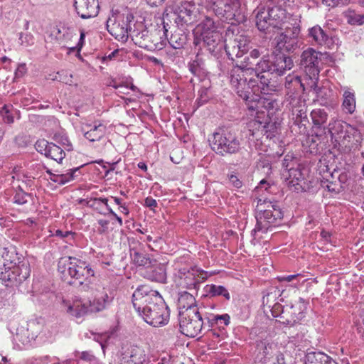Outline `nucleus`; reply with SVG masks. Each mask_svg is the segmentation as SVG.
I'll use <instances>...</instances> for the list:
<instances>
[{"label":"nucleus","instance_id":"f257e3e1","mask_svg":"<svg viewBox=\"0 0 364 364\" xmlns=\"http://www.w3.org/2000/svg\"><path fill=\"white\" fill-rule=\"evenodd\" d=\"M132 298L134 307L147 323L159 327L168 323V307L156 291L141 285L135 290Z\"/></svg>","mask_w":364,"mask_h":364},{"label":"nucleus","instance_id":"f03ea898","mask_svg":"<svg viewBox=\"0 0 364 364\" xmlns=\"http://www.w3.org/2000/svg\"><path fill=\"white\" fill-rule=\"evenodd\" d=\"M219 22L209 16H205L194 28V43L197 45L201 41L210 52L217 48H222V35L219 30Z\"/></svg>","mask_w":364,"mask_h":364},{"label":"nucleus","instance_id":"7ed1b4c3","mask_svg":"<svg viewBox=\"0 0 364 364\" xmlns=\"http://www.w3.org/2000/svg\"><path fill=\"white\" fill-rule=\"evenodd\" d=\"M206 8L231 24L244 21L239 0H206Z\"/></svg>","mask_w":364,"mask_h":364},{"label":"nucleus","instance_id":"20e7f679","mask_svg":"<svg viewBox=\"0 0 364 364\" xmlns=\"http://www.w3.org/2000/svg\"><path fill=\"white\" fill-rule=\"evenodd\" d=\"M209 141L213 150L222 156L237 153L240 149L235 133L228 128H218Z\"/></svg>","mask_w":364,"mask_h":364},{"label":"nucleus","instance_id":"39448f33","mask_svg":"<svg viewBox=\"0 0 364 364\" xmlns=\"http://www.w3.org/2000/svg\"><path fill=\"white\" fill-rule=\"evenodd\" d=\"M58 270L64 273L68 269V274L79 281V284L83 285L85 282H90L94 277V271L85 261L75 257H62L58 262Z\"/></svg>","mask_w":364,"mask_h":364},{"label":"nucleus","instance_id":"423d86ee","mask_svg":"<svg viewBox=\"0 0 364 364\" xmlns=\"http://www.w3.org/2000/svg\"><path fill=\"white\" fill-rule=\"evenodd\" d=\"M286 19V11L279 6L259 9L255 16L256 26L262 31H265L270 27L282 29Z\"/></svg>","mask_w":364,"mask_h":364},{"label":"nucleus","instance_id":"0eeeda50","mask_svg":"<svg viewBox=\"0 0 364 364\" xmlns=\"http://www.w3.org/2000/svg\"><path fill=\"white\" fill-rule=\"evenodd\" d=\"M133 18L129 12L113 13L107 21V31L116 39L126 41L132 31L131 23Z\"/></svg>","mask_w":364,"mask_h":364},{"label":"nucleus","instance_id":"6e6552de","mask_svg":"<svg viewBox=\"0 0 364 364\" xmlns=\"http://www.w3.org/2000/svg\"><path fill=\"white\" fill-rule=\"evenodd\" d=\"M179 324L183 334L195 337L201 331L203 320L198 308L179 311Z\"/></svg>","mask_w":364,"mask_h":364},{"label":"nucleus","instance_id":"1a4fd4ad","mask_svg":"<svg viewBox=\"0 0 364 364\" xmlns=\"http://www.w3.org/2000/svg\"><path fill=\"white\" fill-rule=\"evenodd\" d=\"M176 270L175 275L177 277L178 285L190 290H196L198 284L204 282L208 276V272L196 267L191 269L180 268Z\"/></svg>","mask_w":364,"mask_h":364},{"label":"nucleus","instance_id":"9d476101","mask_svg":"<svg viewBox=\"0 0 364 364\" xmlns=\"http://www.w3.org/2000/svg\"><path fill=\"white\" fill-rule=\"evenodd\" d=\"M284 31L278 32L272 41V45L279 51L292 52L298 47L297 37L299 29L297 27H282Z\"/></svg>","mask_w":364,"mask_h":364},{"label":"nucleus","instance_id":"9b49d317","mask_svg":"<svg viewBox=\"0 0 364 364\" xmlns=\"http://www.w3.org/2000/svg\"><path fill=\"white\" fill-rule=\"evenodd\" d=\"M10 266L4 264V269L0 271V279L4 282H9L11 285L18 284L26 280L30 275L28 264L21 262L18 264Z\"/></svg>","mask_w":364,"mask_h":364},{"label":"nucleus","instance_id":"f8f14e48","mask_svg":"<svg viewBox=\"0 0 364 364\" xmlns=\"http://www.w3.org/2000/svg\"><path fill=\"white\" fill-rule=\"evenodd\" d=\"M323 54L313 48L304 50L301 55L300 65L304 68L306 75L313 78L318 76L320 72V62ZM314 85V79L311 80V86Z\"/></svg>","mask_w":364,"mask_h":364},{"label":"nucleus","instance_id":"ddd939ff","mask_svg":"<svg viewBox=\"0 0 364 364\" xmlns=\"http://www.w3.org/2000/svg\"><path fill=\"white\" fill-rule=\"evenodd\" d=\"M43 328V322L42 321L31 320L27 323L26 326L18 328L16 340L24 346L31 344L41 332Z\"/></svg>","mask_w":364,"mask_h":364},{"label":"nucleus","instance_id":"4468645a","mask_svg":"<svg viewBox=\"0 0 364 364\" xmlns=\"http://www.w3.org/2000/svg\"><path fill=\"white\" fill-rule=\"evenodd\" d=\"M240 96L245 100L250 110H257L263 112L262 109L269 110L274 108L275 102L271 99L262 96L259 92H243Z\"/></svg>","mask_w":364,"mask_h":364},{"label":"nucleus","instance_id":"2eb2a0df","mask_svg":"<svg viewBox=\"0 0 364 364\" xmlns=\"http://www.w3.org/2000/svg\"><path fill=\"white\" fill-rule=\"evenodd\" d=\"M77 14L82 18H90L97 16L100 9L98 0H74Z\"/></svg>","mask_w":364,"mask_h":364},{"label":"nucleus","instance_id":"dca6fc26","mask_svg":"<svg viewBox=\"0 0 364 364\" xmlns=\"http://www.w3.org/2000/svg\"><path fill=\"white\" fill-rule=\"evenodd\" d=\"M250 38L245 35H237L231 45H225L227 54L233 59V56L240 58L249 49Z\"/></svg>","mask_w":364,"mask_h":364},{"label":"nucleus","instance_id":"f3484780","mask_svg":"<svg viewBox=\"0 0 364 364\" xmlns=\"http://www.w3.org/2000/svg\"><path fill=\"white\" fill-rule=\"evenodd\" d=\"M175 13L185 23H192L198 17V8L192 1H183L176 10Z\"/></svg>","mask_w":364,"mask_h":364},{"label":"nucleus","instance_id":"a211bd4d","mask_svg":"<svg viewBox=\"0 0 364 364\" xmlns=\"http://www.w3.org/2000/svg\"><path fill=\"white\" fill-rule=\"evenodd\" d=\"M317 77L315 76L314 77V85L311 86V80H313L311 76L306 75L303 80L298 76H288L286 78V88L288 90H297L299 86L303 89V91L315 90L317 84Z\"/></svg>","mask_w":364,"mask_h":364},{"label":"nucleus","instance_id":"6ab92c4d","mask_svg":"<svg viewBox=\"0 0 364 364\" xmlns=\"http://www.w3.org/2000/svg\"><path fill=\"white\" fill-rule=\"evenodd\" d=\"M63 308L68 315L76 318L83 316L89 311L87 302L81 299H75L72 301H64Z\"/></svg>","mask_w":364,"mask_h":364},{"label":"nucleus","instance_id":"aec40b11","mask_svg":"<svg viewBox=\"0 0 364 364\" xmlns=\"http://www.w3.org/2000/svg\"><path fill=\"white\" fill-rule=\"evenodd\" d=\"M309 36L314 41L321 46H324L330 49H333L335 41L333 38H329L325 31L318 26H316L309 29Z\"/></svg>","mask_w":364,"mask_h":364},{"label":"nucleus","instance_id":"412c9836","mask_svg":"<svg viewBox=\"0 0 364 364\" xmlns=\"http://www.w3.org/2000/svg\"><path fill=\"white\" fill-rule=\"evenodd\" d=\"M111 298L103 288L102 291H97L92 301H90L89 311L98 312L105 309L110 303Z\"/></svg>","mask_w":364,"mask_h":364},{"label":"nucleus","instance_id":"4be33fe9","mask_svg":"<svg viewBox=\"0 0 364 364\" xmlns=\"http://www.w3.org/2000/svg\"><path fill=\"white\" fill-rule=\"evenodd\" d=\"M120 364H149V363L146 362L145 355L140 348H133L123 355Z\"/></svg>","mask_w":364,"mask_h":364},{"label":"nucleus","instance_id":"5701e85b","mask_svg":"<svg viewBox=\"0 0 364 364\" xmlns=\"http://www.w3.org/2000/svg\"><path fill=\"white\" fill-rule=\"evenodd\" d=\"M84 136L91 142L97 141L102 139L106 133V127L102 124H95L90 129H82Z\"/></svg>","mask_w":364,"mask_h":364},{"label":"nucleus","instance_id":"b1692460","mask_svg":"<svg viewBox=\"0 0 364 364\" xmlns=\"http://www.w3.org/2000/svg\"><path fill=\"white\" fill-rule=\"evenodd\" d=\"M293 66V60L289 57L284 55L276 58V61L272 64V74L276 73L278 75L284 74L287 70H290Z\"/></svg>","mask_w":364,"mask_h":364},{"label":"nucleus","instance_id":"393cba45","mask_svg":"<svg viewBox=\"0 0 364 364\" xmlns=\"http://www.w3.org/2000/svg\"><path fill=\"white\" fill-rule=\"evenodd\" d=\"M303 178L301 172L296 168H291L287 171L286 183L292 191H299L301 188L300 181Z\"/></svg>","mask_w":364,"mask_h":364},{"label":"nucleus","instance_id":"a878e982","mask_svg":"<svg viewBox=\"0 0 364 364\" xmlns=\"http://www.w3.org/2000/svg\"><path fill=\"white\" fill-rule=\"evenodd\" d=\"M256 63L255 60H252L250 57L245 58L243 61H242L239 65H237L236 70L234 69L232 71L231 74V83L233 85L240 84L242 79L240 77V79L235 77V73L239 70H252L255 71Z\"/></svg>","mask_w":364,"mask_h":364},{"label":"nucleus","instance_id":"bb28decb","mask_svg":"<svg viewBox=\"0 0 364 364\" xmlns=\"http://www.w3.org/2000/svg\"><path fill=\"white\" fill-rule=\"evenodd\" d=\"M305 364H337L335 361L321 352H310L306 355Z\"/></svg>","mask_w":364,"mask_h":364},{"label":"nucleus","instance_id":"cd10ccee","mask_svg":"<svg viewBox=\"0 0 364 364\" xmlns=\"http://www.w3.org/2000/svg\"><path fill=\"white\" fill-rule=\"evenodd\" d=\"M130 36L134 43L140 47H148L149 46L146 44V41L155 43V40L150 37L149 32L146 29L141 31L133 30L131 31Z\"/></svg>","mask_w":364,"mask_h":364},{"label":"nucleus","instance_id":"c85d7f7f","mask_svg":"<svg viewBox=\"0 0 364 364\" xmlns=\"http://www.w3.org/2000/svg\"><path fill=\"white\" fill-rule=\"evenodd\" d=\"M45 156L60 163L64 159L65 153L62 147L54 143H50Z\"/></svg>","mask_w":364,"mask_h":364},{"label":"nucleus","instance_id":"c756f323","mask_svg":"<svg viewBox=\"0 0 364 364\" xmlns=\"http://www.w3.org/2000/svg\"><path fill=\"white\" fill-rule=\"evenodd\" d=\"M189 70L200 80L206 76V70L205 68L204 62L198 55H197L196 59L190 64Z\"/></svg>","mask_w":364,"mask_h":364},{"label":"nucleus","instance_id":"7c9ffc66","mask_svg":"<svg viewBox=\"0 0 364 364\" xmlns=\"http://www.w3.org/2000/svg\"><path fill=\"white\" fill-rule=\"evenodd\" d=\"M130 255L133 262L139 266L149 267L152 265V261L147 255L143 254L134 248L130 250Z\"/></svg>","mask_w":364,"mask_h":364},{"label":"nucleus","instance_id":"2f4dec72","mask_svg":"<svg viewBox=\"0 0 364 364\" xmlns=\"http://www.w3.org/2000/svg\"><path fill=\"white\" fill-rule=\"evenodd\" d=\"M195 304V298L193 294L188 292L181 293L178 298V306L180 311L197 308Z\"/></svg>","mask_w":364,"mask_h":364},{"label":"nucleus","instance_id":"473e14b6","mask_svg":"<svg viewBox=\"0 0 364 364\" xmlns=\"http://www.w3.org/2000/svg\"><path fill=\"white\" fill-rule=\"evenodd\" d=\"M343 106L346 112L350 114L354 112L355 109V98L353 92H346Z\"/></svg>","mask_w":364,"mask_h":364},{"label":"nucleus","instance_id":"72a5a7b5","mask_svg":"<svg viewBox=\"0 0 364 364\" xmlns=\"http://www.w3.org/2000/svg\"><path fill=\"white\" fill-rule=\"evenodd\" d=\"M311 117L314 124L316 126H321L327 120V114L322 109H314L311 113Z\"/></svg>","mask_w":364,"mask_h":364},{"label":"nucleus","instance_id":"f704fd0d","mask_svg":"<svg viewBox=\"0 0 364 364\" xmlns=\"http://www.w3.org/2000/svg\"><path fill=\"white\" fill-rule=\"evenodd\" d=\"M53 139L59 144L64 151H72L73 145L66 135L63 133H55Z\"/></svg>","mask_w":364,"mask_h":364},{"label":"nucleus","instance_id":"c9c22d12","mask_svg":"<svg viewBox=\"0 0 364 364\" xmlns=\"http://www.w3.org/2000/svg\"><path fill=\"white\" fill-rule=\"evenodd\" d=\"M255 73H267L268 75L272 74V64H270L268 60L263 58L256 63Z\"/></svg>","mask_w":364,"mask_h":364},{"label":"nucleus","instance_id":"e433bc0d","mask_svg":"<svg viewBox=\"0 0 364 364\" xmlns=\"http://www.w3.org/2000/svg\"><path fill=\"white\" fill-rule=\"evenodd\" d=\"M168 43L175 49L181 48L186 43V37L178 33H175L171 35Z\"/></svg>","mask_w":364,"mask_h":364},{"label":"nucleus","instance_id":"4c0bfd02","mask_svg":"<svg viewBox=\"0 0 364 364\" xmlns=\"http://www.w3.org/2000/svg\"><path fill=\"white\" fill-rule=\"evenodd\" d=\"M35 43V38L31 33H20L18 43L23 48L31 46Z\"/></svg>","mask_w":364,"mask_h":364},{"label":"nucleus","instance_id":"58836bf2","mask_svg":"<svg viewBox=\"0 0 364 364\" xmlns=\"http://www.w3.org/2000/svg\"><path fill=\"white\" fill-rule=\"evenodd\" d=\"M208 292L213 296H223L227 299H230V294L228 290L222 286L211 285L209 287Z\"/></svg>","mask_w":364,"mask_h":364},{"label":"nucleus","instance_id":"ea45409f","mask_svg":"<svg viewBox=\"0 0 364 364\" xmlns=\"http://www.w3.org/2000/svg\"><path fill=\"white\" fill-rule=\"evenodd\" d=\"M262 348V354L265 359L269 358L277 350V345L274 343H264Z\"/></svg>","mask_w":364,"mask_h":364},{"label":"nucleus","instance_id":"a19ab883","mask_svg":"<svg viewBox=\"0 0 364 364\" xmlns=\"http://www.w3.org/2000/svg\"><path fill=\"white\" fill-rule=\"evenodd\" d=\"M78 169L75 168L73 170H71L65 173L60 174L58 176L57 179H55V181L60 184H65L71 180L73 179V174L75 172H76Z\"/></svg>","mask_w":364,"mask_h":364},{"label":"nucleus","instance_id":"79ce46f5","mask_svg":"<svg viewBox=\"0 0 364 364\" xmlns=\"http://www.w3.org/2000/svg\"><path fill=\"white\" fill-rule=\"evenodd\" d=\"M1 114L2 117V120L4 123L11 124L14 122V117L12 114H11L10 111L8 109L6 106H4L1 111Z\"/></svg>","mask_w":364,"mask_h":364},{"label":"nucleus","instance_id":"37998d69","mask_svg":"<svg viewBox=\"0 0 364 364\" xmlns=\"http://www.w3.org/2000/svg\"><path fill=\"white\" fill-rule=\"evenodd\" d=\"M275 213H273L270 210H266L263 213V217L264 219L267 220L268 223H273L277 218L280 217V212L274 209Z\"/></svg>","mask_w":364,"mask_h":364},{"label":"nucleus","instance_id":"c03bdc74","mask_svg":"<svg viewBox=\"0 0 364 364\" xmlns=\"http://www.w3.org/2000/svg\"><path fill=\"white\" fill-rule=\"evenodd\" d=\"M257 79L259 80L262 85L261 90H264L265 88L268 87L269 75H268L267 73H257Z\"/></svg>","mask_w":364,"mask_h":364},{"label":"nucleus","instance_id":"a18cd8bd","mask_svg":"<svg viewBox=\"0 0 364 364\" xmlns=\"http://www.w3.org/2000/svg\"><path fill=\"white\" fill-rule=\"evenodd\" d=\"M303 276L300 274H291L287 276L279 277L278 279L280 282H294L296 281L297 282H300V279H301Z\"/></svg>","mask_w":364,"mask_h":364},{"label":"nucleus","instance_id":"49530a36","mask_svg":"<svg viewBox=\"0 0 364 364\" xmlns=\"http://www.w3.org/2000/svg\"><path fill=\"white\" fill-rule=\"evenodd\" d=\"M49 144L50 143L48 142L47 141L41 140L36 142L35 146L38 152H41L42 154L44 153V154L46 155V149L48 147Z\"/></svg>","mask_w":364,"mask_h":364},{"label":"nucleus","instance_id":"de8ad7c7","mask_svg":"<svg viewBox=\"0 0 364 364\" xmlns=\"http://www.w3.org/2000/svg\"><path fill=\"white\" fill-rule=\"evenodd\" d=\"M27 68L25 63L19 64L15 71V78L22 77L26 73Z\"/></svg>","mask_w":364,"mask_h":364},{"label":"nucleus","instance_id":"09e8293b","mask_svg":"<svg viewBox=\"0 0 364 364\" xmlns=\"http://www.w3.org/2000/svg\"><path fill=\"white\" fill-rule=\"evenodd\" d=\"M214 320L218 323H224L225 326H227L230 323V316L228 314L217 315L214 316Z\"/></svg>","mask_w":364,"mask_h":364},{"label":"nucleus","instance_id":"8fccbe9b","mask_svg":"<svg viewBox=\"0 0 364 364\" xmlns=\"http://www.w3.org/2000/svg\"><path fill=\"white\" fill-rule=\"evenodd\" d=\"M349 0H323V3L328 6H336L339 4H346Z\"/></svg>","mask_w":364,"mask_h":364},{"label":"nucleus","instance_id":"3c124183","mask_svg":"<svg viewBox=\"0 0 364 364\" xmlns=\"http://www.w3.org/2000/svg\"><path fill=\"white\" fill-rule=\"evenodd\" d=\"M302 317H303L302 313L299 312V314H296L295 312H294V313H292L291 318H289V319L287 318L286 320L287 321V324H294L296 321H298L300 319H301Z\"/></svg>","mask_w":364,"mask_h":364},{"label":"nucleus","instance_id":"603ef678","mask_svg":"<svg viewBox=\"0 0 364 364\" xmlns=\"http://www.w3.org/2000/svg\"><path fill=\"white\" fill-rule=\"evenodd\" d=\"M120 87H124L126 89H130L132 90H135V86L131 80H126L124 82H122V84L120 85ZM113 87L117 89V88L119 87V86L114 85H113Z\"/></svg>","mask_w":364,"mask_h":364},{"label":"nucleus","instance_id":"864d4df0","mask_svg":"<svg viewBox=\"0 0 364 364\" xmlns=\"http://www.w3.org/2000/svg\"><path fill=\"white\" fill-rule=\"evenodd\" d=\"M229 181L230 183L235 188H238L242 186V182L240 180H239L238 178L233 174L229 176Z\"/></svg>","mask_w":364,"mask_h":364},{"label":"nucleus","instance_id":"5fc2aeb1","mask_svg":"<svg viewBox=\"0 0 364 364\" xmlns=\"http://www.w3.org/2000/svg\"><path fill=\"white\" fill-rule=\"evenodd\" d=\"M144 204L146 207H149L151 210H153L154 208L157 206L156 200L152 198L151 197H147L145 199Z\"/></svg>","mask_w":364,"mask_h":364},{"label":"nucleus","instance_id":"6e6d98bb","mask_svg":"<svg viewBox=\"0 0 364 364\" xmlns=\"http://www.w3.org/2000/svg\"><path fill=\"white\" fill-rule=\"evenodd\" d=\"M276 295H277L276 291L267 294L262 298L263 304L265 305H268L269 307H271L272 305L270 304H269V298L274 299Z\"/></svg>","mask_w":364,"mask_h":364},{"label":"nucleus","instance_id":"4d7b16f0","mask_svg":"<svg viewBox=\"0 0 364 364\" xmlns=\"http://www.w3.org/2000/svg\"><path fill=\"white\" fill-rule=\"evenodd\" d=\"M98 224L100 225V229L99 231L100 232H105L107 229V226L109 225V221L107 220L100 219L97 220Z\"/></svg>","mask_w":364,"mask_h":364},{"label":"nucleus","instance_id":"13d9d810","mask_svg":"<svg viewBox=\"0 0 364 364\" xmlns=\"http://www.w3.org/2000/svg\"><path fill=\"white\" fill-rule=\"evenodd\" d=\"M146 4L151 7H157L161 5L165 0H145Z\"/></svg>","mask_w":364,"mask_h":364},{"label":"nucleus","instance_id":"bf43d9fd","mask_svg":"<svg viewBox=\"0 0 364 364\" xmlns=\"http://www.w3.org/2000/svg\"><path fill=\"white\" fill-rule=\"evenodd\" d=\"M107 201H108V200L107 198H95L94 200L93 205H100V203H104L106 205L107 210H109V208H109V205L107 204Z\"/></svg>","mask_w":364,"mask_h":364},{"label":"nucleus","instance_id":"052dcab7","mask_svg":"<svg viewBox=\"0 0 364 364\" xmlns=\"http://www.w3.org/2000/svg\"><path fill=\"white\" fill-rule=\"evenodd\" d=\"M56 236H58L60 237H70V236H72V232H69V231H62V230H57L55 231V234Z\"/></svg>","mask_w":364,"mask_h":364},{"label":"nucleus","instance_id":"680f3d73","mask_svg":"<svg viewBox=\"0 0 364 364\" xmlns=\"http://www.w3.org/2000/svg\"><path fill=\"white\" fill-rule=\"evenodd\" d=\"M275 364H286L285 358L282 353H278L276 355V363Z\"/></svg>","mask_w":364,"mask_h":364},{"label":"nucleus","instance_id":"e2e57ef3","mask_svg":"<svg viewBox=\"0 0 364 364\" xmlns=\"http://www.w3.org/2000/svg\"><path fill=\"white\" fill-rule=\"evenodd\" d=\"M85 36V32L83 31H81L80 39H79L78 43L77 45V48L78 50H80L83 46Z\"/></svg>","mask_w":364,"mask_h":364},{"label":"nucleus","instance_id":"0e129e2a","mask_svg":"<svg viewBox=\"0 0 364 364\" xmlns=\"http://www.w3.org/2000/svg\"><path fill=\"white\" fill-rule=\"evenodd\" d=\"M80 358L84 360L91 361L94 358V356L87 352H82Z\"/></svg>","mask_w":364,"mask_h":364},{"label":"nucleus","instance_id":"69168bd1","mask_svg":"<svg viewBox=\"0 0 364 364\" xmlns=\"http://www.w3.org/2000/svg\"><path fill=\"white\" fill-rule=\"evenodd\" d=\"M259 55V51L257 49H254L250 52V57L252 60H255Z\"/></svg>","mask_w":364,"mask_h":364},{"label":"nucleus","instance_id":"338daca9","mask_svg":"<svg viewBox=\"0 0 364 364\" xmlns=\"http://www.w3.org/2000/svg\"><path fill=\"white\" fill-rule=\"evenodd\" d=\"M354 21L359 25L363 24L364 23V14L356 15L355 16Z\"/></svg>","mask_w":364,"mask_h":364},{"label":"nucleus","instance_id":"774afa93","mask_svg":"<svg viewBox=\"0 0 364 364\" xmlns=\"http://www.w3.org/2000/svg\"><path fill=\"white\" fill-rule=\"evenodd\" d=\"M63 37L68 38L70 40L73 39V38H77L76 34L73 35V33L71 32H70L68 30H66L63 33Z\"/></svg>","mask_w":364,"mask_h":364}]
</instances>
